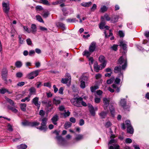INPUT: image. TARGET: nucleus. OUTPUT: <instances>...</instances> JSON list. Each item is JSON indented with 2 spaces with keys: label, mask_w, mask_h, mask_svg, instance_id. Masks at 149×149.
Segmentation results:
<instances>
[{
  "label": "nucleus",
  "mask_w": 149,
  "mask_h": 149,
  "mask_svg": "<svg viewBox=\"0 0 149 149\" xmlns=\"http://www.w3.org/2000/svg\"><path fill=\"white\" fill-rule=\"evenodd\" d=\"M83 98L81 97L79 98L74 97L70 100L72 104L74 105L77 107H81V102L83 100Z\"/></svg>",
  "instance_id": "nucleus-1"
},
{
  "label": "nucleus",
  "mask_w": 149,
  "mask_h": 149,
  "mask_svg": "<svg viewBox=\"0 0 149 149\" xmlns=\"http://www.w3.org/2000/svg\"><path fill=\"white\" fill-rule=\"evenodd\" d=\"M114 72L116 73H119L118 77L123 79V72L122 71V68L120 66L118 65L114 69Z\"/></svg>",
  "instance_id": "nucleus-2"
},
{
  "label": "nucleus",
  "mask_w": 149,
  "mask_h": 149,
  "mask_svg": "<svg viewBox=\"0 0 149 149\" xmlns=\"http://www.w3.org/2000/svg\"><path fill=\"white\" fill-rule=\"evenodd\" d=\"M1 75L2 79L5 81V83L6 84H8V81L7 79L8 75V71L6 69L4 68L2 69Z\"/></svg>",
  "instance_id": "nucleus-3"
},
{
  "label": "nucleus",
  "mask_w": 149,
  "mask_h": 149,
  "mask_svg": "<svg viewBox=\"0 0 149 149\" xmlns=\"http://www.w3.org/2000/svg\"><path fill=\"white\" fill-rule=\"evenodd\" d=\"M56 138L57 140L58 143L60 146H64L66 144L65 139L61 136H57Z\"/></svg>",
  "instance_id": "nucleus-4"
},
{
  "label": "nucleus",
  "mask_w": 149,
  "mask_h": 149,
  "mask_svg": "<svg viewBox=\"0 0 149 149\" xmlns=\"http://www.w3.org/2000/svg\"><path fill=\"white\" fill-rule=\"evenodd\" d=\"M40 71V70H38L32 72L27 75V77L29 79H33L38 75Z\"/></svg>",
  "instance_id": "nucleus-5"
},
{
  "label": "nucleus",
  "mask_w": 149,
  "mask_h": 149,
  "mask_svg": "<svg viewBox=\"0 0 149 149\" xmlns=\"http://www.w3.org/2000/svg\"><path fill=\"white\" fill-rule=\"evenodd\" d=\"M42 121L41 126L38 127L37 128L41 130H45L47 128L46 126L47 119L46 118H44L42 119Z\"/></svg>",
  "instance_id": "nucleus-6"
},
{
  "label": "nucleus",
  "mask_w": 149,
  "mask_h": 149,
  "mask_svg": "<svg viewBox=\"0 0 149 149\" xmlns=\"http://www.w3.org/2000/svg\"><path fill=\"white\" fill-rule=\"evenodd\" d=\"M2 6L4 12L8 15L10 9L9 3L5 2L3 3Z\"/></svg>",
  "instance_id": "nucleus-7"
},
{
  "label": "nucleus",
  "mask_w": 149,
  "mask_h": 149,
  "mask_svg": "<svg viewBox=\"0 0 149 149\" xmlns=\"http://www.w3.org/2000/svg\"><path fill=\"white\" fill-rule=\"evenodd\" d=\"M118 64H122V63H124L122 67L123 69H125L126 68L127 64L126 59H124L122 56L120 57L118 60Z\"/></svg>",
  "instance_id": "nucleus-8"
},
{
  "label": "nucleus",
  "mask_w": 149,
  "mask_h": 149,
  "mask_svg": "<svg viewBox=\"0 0 149 149\" xmlns=\"http://www.w3.org/2000/svg\"><path fill=\"white\" fill-rule=\"evenodd\" d=\"M105 57L102 55L100 56L99 58V61L102 63L100 65L102 66L101 69L104 68L106 65V61L105 60Z\"/></svg>",
  "instance_id": "nucleus-9"
},
{
  "label": "nucleus",
  "mask_w": 149,
  "mask_h": 149,
  "mask_svg": "<svg viewBox=\"0 0 149 149\" xmlns=\"http://www.w3.org/2000/svg\"><path fill=\"white\" fill-rule=\"evenodd\" d=\"M120 105L124 109H128L130 107L126 105V101L125 99H121L120 102Z\"/></svg>",
  "instance_id": "nucleus-10"
},
{
  "label": "nucleus",
  "mask_w": 149,
  "mask_h": 149,
  "mask_svg": "<svg viewBox=\"0 0 149 149\" xmlns=\"http://www.w3.org/2000/svg\"><path fill=\"white\" fill-rule=\"evenodd\" d=\"M103 102L104 103L103 107L104 110L107 109V107L109 105V99L104 98L103 99Z\"/></svg>",
  "instance_id": "nucleus-11"
},
{
  "label": "nucleus",
  "mask_w": 149,
  "mask_h": 149,
  "mask_svg": "<svg viewBox=\"0 0 149 149\" xmlns=\"http://www.w3.org/2000/svg\"><path fill=\"white\" fill-rule=\"evenodd\" d=\"M39 99V97H35L32 100V102L35 106L39 107L40 106V102H38Z\"/></svg>",
  "instance_id": "nucleus-12"
},
{
  "label": "nucleus",
  "mask_w": 149,
  "mask_h": 149,
  "mask_svg": "<svg viewBox=\"0 0 149 149\" xmlns=\"http://www.w3.org/2000/svg\"><path fill=\"white\" fill-rule=\"evenodd\" d=\"M52 101L53 104L57 106L61 103V98L59 97H56L53 99Z\"/></svg>",
  "instance_id": "nucleus-13"
},
{
  "label": "nucleus",
  "mask_w": 149,
  "mask_h": 149,
  "mask_svg": "<svg viewBox=\"0 0 149 149\" xmlns=\"http://www.w3.org/2000/svg\"><path fill=\"white\" fill-rule=\"evenodd\" d=\"M96 47V43L95 42H92L90 45L89 48V51L92 53L95 50Z\"/></svg>",
  "instance_id": "nucleus-14"
},
{
  "label": "nucleus",
  "mask_w": 149,
  "mask_h": 149,
  "mask_svg": "<svg viewBox=\"0 0 149 149\" xmlns=\"http://www.w3.org/2000/svg\"><path fill=\"white\" fill-rule=\"evenodd\" d=\"M30 31L31 33L35 34L37 31V27L36 25L35 24H32L31 26Z\"/></svg>",
  "instance_id": "nucleus-15"
},
{
  "label": "nucleus",
  "mask_w": 149,
  "mask_h": 149,
  "mask_svg": "<svg viewBox=\"0 0 149 149\" xmlns=\"http://www.w3.org/2000/svg\"><path fill=\"white\" fill-rule=\"evenodd\" d=\"M61 82L63 84H66L68 83L67 85L69 86L71 84V79L67 78H62L61 80Z\"/></svg>",
  "instance_id": "nucleus-16"
},
{
  "label": "nucleus",
  "mask_w": 149,
  "mask_h": 149,
  "mask_svg": "<svg viewBox=\"0 0 149 149\" xmlns=\"http://www.w3.org/2000/svg\"><path fill=\"white\" fill-rule=\"evenodd\" d=\"M119 42L120 44L119 45L120 47H121L123 50H126L127 48V45L126 42L124 41H120Z\"/></svg>",
  "instance_id": "nucleus-17"
},
{
  "label": "nucleus",
  "mask_w": 149,
  "mask_h": 149,
  "mask_svg": "<svg viewBox=\"0 0 149 149\" xmlns=\"http://www.w3.org/2000/svg\"><path fill=\"white\" fill-rule=\"evenodd\" d=\"M58 116L57 115H56L53 116V117L51 119L53 123L55 125H56L57 124V121L58 120Z\"/></svg>",
  "instance_id": "nucleus-18"
},
{
  "label": "nucleus",
  "mask_w": 149,
  "mask_h": 149,
  "mask_svg": "<svg viewBox=\"0 0 149 149\" xmlns=\"http://www.w3.org/2000/svg\"><path fill=\"white\" fill-rule=\"evenodd\" d=\"M16 107L15 106V104L14 105V106L13 107H11L10 106H8V108L9 109L11 110L12 112L15 113L18 112L17 110L16 109Z\"/></svg>",
  "instance_id": "nucleus-19"
},
{
  "label": "nucleus",
  "mask_w": 149,
  "mask_h": 149,
  "mask_svg": "<svg viewBox=\"0 0 149 149\" xmlns=\"http://www.w3.org/2000/svg\"><path fill=\"white\" fill-rule=\"evenodd\" d=\"M56 25L58 27H61L63 30L65 29V24L62 23L58 22L56 23Z\"/></svg>",
  "instance_id": "nucleus-20"
},
{
  "label": "nucleus",
  "mask_w": 149,
  "mask_h": 149,
  "mask_svg": "<svg viewBox=\"0 0 149 149\" xmlns=\"http://www.w3.org/2000/svg\"><path fill=\"white\" fill-rule=\"evenodd\" d=\"M118 16L117 15L114 16L113 17H112L111 22L112 23H115L118 22Z\"/></svg>",
  "instance_id": "nucleus-21"
},
{
  "label": "nucleus",
  "mask_w": 149,
  "mask_h": 149,
  "mask_svg": "<svg viewBox=\"0 0 149 149\" xmlns=\"http://www.w3.org/2000/svg\"><path fill=\"white\" fill-rule=\"evenodd\" d=\"M92 4V2L91 1L88 2H83L81 3V5L84 7H88L90 6Z\"/></svg>",
  "instance_id": "nucleus-22"
},
{
  "label": "nucleus",
  "mask_w": 149,
  "mask_h": 149,
  "mask_svg": "<svg viewBox=\"0 0 149 149\" xmlns=\"http://www.w3.org/2000/svg\"><path fill=\"white\" fill-rule=\"evenodd\" d=\"M64 111L65 112L64 113H61L60 114L62 115H63L64 118H65L70 116V112L69 111H68L67 112H66V110H64Z\"/></svg>",
  "instance_id": "nucleus-23"
},
{
  "label": "nucleus",
  "mask_w": 149,
  "mask_h": 149,
  "mask_svg": "<svg viewBox=\"0 0 149 149\" xmlns=\"http://www.w3.org/2000/svg\"><path fill=\"white\" fill-rule=\"evenodd\" d=\"M17 148L18 149H26L27 148V146L26 144H22L17 146Z\"/></svg>",
  "instance_id": "nucleus-24"
},
{
  "label": "nucleus",
  "mask_w": 149,
  "mask_h": 149,
  "mask_svg": "<svg viewBox=\"0 0 149 149\" xmlns=\"http://www.w3.org/2000/svg\"><path fill=\"white\" fill-rule=\"evenodd\" d=\"M109 108L111 114L113 116L115 113V110L113 106L112 105H110Z\"/></svg>",
  "instance_id": "nucleus-25"
},
{
  "label": "nucleus",
  "mask_w": 149,
  "mask_h": 149,
  "mask_svg": "<svg viewBox=\"0 0 149 149\" xmlns=\"http://www.w3.org/2000/svg\"><path fill=\"white\" fill-rule=\"evenodd\" d=\"M127 132L130 134H132L134 132V129L132 126H128L127 127Z\"/></svg>",
  "instance_id": "nucleus-26"
},
{
  "label": "nucleus",
  "mask_w": 149,
  "mask_h": 149,
  "mask_svg": "<svg viewBox=\"0 0 149 149\" xmlns=\"http://www.w3.org/2000/svg\"><path fill=\"white\" fill-rule=\"evenodd\" d=\"M83 138V136L81 134H77L76 135L75 139L77 141H79L82 139Z\"/></svg>",
  "instance_id": "nucleus-27"
},
{
  "label": "nucleus",
  "mask_w": 149,
  "mask_h": 149,
  "mask_svg": "<svg viewBox=\"0 0 149 149\" xmlns=\"http://www.w3.org/2000/svg\"><path fill=\"white\" fill-rule=\"evenodd\" d=\"M42 103L45 104L48 107H50L52 106V102L50 100H46L42 102Z\"/></svg>",
  "instance_id": "nucleus-28"
},
{
  "label": "nucleus",
  "mask_w": 149,
  "mask_h": 149,
  "mask_svg": "<svg viewBox=\"0 0 149 149\" xmlns=\"http://www.w3.org/2000/svg\"><path fill=\"white\" fill-rule=\"evenodd\" d=\"M26 104H20V107L21 109L23 111H25L26 110Z\"/></svg>",
  "instance_id": "nucleus-29"
},
{
  "label": "nucleus",
  "mask_w": 149,
  "mask_h": 149,
  "mask_svg": "<svg viewBox=\"0 0 149 149\" xmlns=\"http://www.w3.org/2000/svg\"><path fill=\"white\" fill-rule=\"evenodd\" d=\"M72 125V123L69 122H66L64 125V128L65 129H67L68 128L70 127Z\"/></svg>",
  "instance_id": "nucleus-30"
},
{
  "label": "nucleus",
  "mask_w": 149,
  "mask_h": 149,
  "mask_svg": "<svg viewBox=\"0 0 149 149\" xmlns=\"http://www.w3.org/2000/svg\"><path fill=\"white\" fill-rule=\"evenodd\" d=\"M108 111H107V112L102 111L100 113L99 115L102 118H104L105 117Z\"/></svg>",
  "instance_id": "nucleus-31"
},
{
  "label": "nucleus",
  "mask_w": 149,
  "mask_h": 149,
  "mask_svg": "<svg viewBox=\"0 0 149 149\" xmlns=\"http://www.w3.org/2000/svg\"><path fill=\"white\" fill-rule=\"evenodd\" d=\"M22 63L20 61H18L16 62L15 65L17 68H20L22 66Z\"/></svg>",
  "instance_id": "nucleus-32"
},
{
  "label": "nucleus",
  "mask_w": 149,
  "mask_h": 149,
  "mask_svg": "<svg viewBox=\"0 0 149 149\" xmlns=\"http://www.w3.org/2000/svg\"><path fill=\"white\" fill-rule=\"evenodd\" d=\"M89 111L92 115L93 116L95 115V113L94 110V108L91 105L90 107Z\"/></svg>",
  "instance_id": "nucleus-33"
},
{
  "label": "nucleus",
  "mask_w": 149,
  "mask_h": 149,
  "mask_svg": "<svg viewBox=\"0 0 149 149\" xmlns=\"http://www.w3.org/2000/svg\"><path fill=\"white\" fill-rule=\"evenodd\" d=\"M36 20H37L38 21L42 22L43 23H44V22L42 19L41 17L39 15H37L36 16Z\"/></svg>",
  "instance_id": "nucleus-34"
},
{
  "label": "nucleus",
  "mask_w": 149,
  "mask_h": 149,
  "mask_svg": "<svg viewBox=\"0 0 149 149\" xmlns=\"http://www.w3.org/2000/svg\"><path fill=\"white\" fill-rule=\"evenodd\" d=\"M92 53V52H90L89 51H88L86 50L84 52V55L86 56L87 57H88L91 55Z\"/></svg>",
  "instance_id": "nucleus-35"
},
{
  "label": "nucleus",
  "mask_w": 149,
  "mask_h": 149,
  "mask_svg": "<svg viewBox=\"0 0 149 149\" xmlns=\"http://www.w3.org/2000/svg\"><path fill=\"white\" fill-rule=\"evenodd\" d=\"M30 126L33 127L38 126L40 124L39 122H30Z\"/></svg>",
  "instance_id": "nucleus-36"
},
{
  "label": "nucleus",
  "mask_w": 149,
  "mask_h": 149,
  "mask_svg": "<svg viewBox=\"0 0 149 149\" xmlns=\"http://www.w3.org/2000/svg\"><path fill=\"white\" fill-rule=\"evenodd\" d=\"M6 101L8 102L9 103H10V104L11 105H12L13 106H14V105H15V104H14V103L13 101L10 99H9V98H7V97H6Z\"/></svg>",
  "instance_id": "nucleus-37"
},
{
  "label": "nucleus",
  "mask_w": 149,
  "mask_h": 149,
  "mask_svg": "<svg viewBox=\"0 0 149 149\" xmlns=\"http://www.w3.org/2000/svg\"><path fill=\"white\" fill-rule=\"evenodd\" d=\"M114 146V148L113 146H110L109 149H120V146L118 145H113Z\"/></svg>",
  "instance_id": "nucleus-38"
},
{
  "label": "nucleus",
  "mask_w": 149,
  "mask_h": 149,
  "mask_svg": "<svg viewBox=\"0 0 149 149\" xmlns=\"http://www.w3.org/2000/svg\"><path fill=\"white\" fill-rule=\"evenodd\" d=\"M80 87L82 89L85 88L86 85L85 82L83 80H81L80 81Z\"/></svg>",
  "instance_id": "nucleus-39"
},
{
  "label": "nucleus",
  "mask_w": 149,
  "mask_h": 149,
  "mask_svg": "<svg viewBox=\"0 0 149 149\" xmlns=\"http://www.w3.org/2000/svg\"><path fill=\"white\" fill-rule=\"evenodd\" d=\"M29 91L31 94L35 93L36 92V89L34 87H32L29 89Z\"/></svg>",
  "instance_id": "nucleus-40"
},
{
  "label": "nucleus",
  "mask_w": 149,
  "mask_h": 149,
  "mask_svg": "<svg viewBox=\"0 0 149 149\" xmlns=\"http://www.w3.org/2000/svg\"><path fill=\"white\" fill-rule=\"evenodd\" d=\"M98 87L97 86H91L90 87V89L91 91L92 92H94L97 89H98Z\"/></svg>",
  "instance_id": "nucleus-41"
},
{
  "label": "nucleus",
  "mask_w": 149,
  "mask_h": 149,
  "mask_svg": "<svg viewBox=\"0 0 149 149\" xmlns=\"http://www.w3.org/2000/svg\"><path fill=\"white\" fill-rule=\"evenodd\" d=\"M105 24V22H101L99 25V28L101 29H104Z\"/></svg>",
  "instance_id": "nucleus-42"
},
{
  "label": "nucleus",
  "mask_w": 149,
  "mask_h": 149,
  "mask_svg": "<svg viewBox=\"0 0 149 149\" xmlns=\"http://www.w3.org/2000/svg\"><path fill=\"white\" fill-rule=\"evenodd\" d=\"M114 79L115 78L114 77H112L107 81V83L108 84H110L113 82Z\"/></svg>",
  "instance_id": "nucleus-43"
},
{
  "label": "nucleus",
  "mask_w": 149,
  "mask_h": 149,
  "mask_svg": "<svg viewBox=\"0 0 149 149\" xmlns=\"http://www.w3.org/2000/svg\"><path fill=\"white\" fill-rule=\"evenodd\" d=\"M22 124L24 126H30V122L27 121H25L23 122L22 123Z\"/></svg>",
  "instance_id": "nucleus-44"
},
{
  "label": "nucleus",
  "mask_w": 149,
  "mask_h": 149,
  "mask_svg": "<svg viewBox=\"0 0 149 149\" xmlns=\"http://www.w3.org/2000/svg\"><path fill=\"white\" fill-rule=\"evenodd\" d=\"M49 15V13L48 12H45L43 14H41L44 17L46 18L48 17Z\"/></svg>",
  "instance_id": "nucleus-45"
},
{
  "label": "nucleus",
  "mask_w": 149,
  "mask_h": 149,
  "mask_svg": "<svg viewBox=\"0 0 149 149\" xmlns=\"http://www.w3.org/2000/svg\"><path fill=\"white\" fill-rule=\"evenodd\" d=\"M67 21L68 22H74L76 21H78L77 20L76 18H73L72 19H67Z\"/></svg>",
  "instance_id": "nucleus-46"
},
{
  "label": "nucleus",
  "mask_w": 149,
  "mask_h": 149,
  "mask_svg": "<svg viewBox=\"0 0 149 149\" xmlns=\"http://www.w3.org/2000/svg\"><path fill=\"white\" fill-rule=\"evenodd\" d=\"M100 67L99 65H97L94 66V69L95 71L97 72H98L99 70H100Z\"/></svg>",
  "instance_id": "nucleus-47"
},
{
  "label": "nucleus",
  "mask_w": 149,
  "mask_h": 149,
  "mask_svg": "<svg viewBox=\"0 0 149 149\" xmlns=\"http://www.w3.org/2000/svg\"><path fill=\"white\" fill-rule=\"evenodd\" d=\"M107 10V8L105 6H103L102 7L100 8V10L101 12H104L105 11H106Z\"/></svg>",
  "instance_id": "nucleus-48"
},
{
  "label": "nucleus",
  "mask_w": 149,
  "mask_h": 149,
  "mask_svg": "<svg viewBox=\"0 0 149 149\" xmlns=\"http://www.w3.org/2000/svg\"><path fill=\"white\" fill-rule=\"evenodd\" d=\"M0 93L1 94H3L6 92H8V90L6 89L3 88L0 89Z\"/></svg>",
  "instance_id": "nucleus-49"
},
{
  "label": "nucleus",
  "mask_w": 149,
  "mask_h": 149,
  "mask_svg": "<svg viewBox=\"0 0 149 149\" xmlns=\"http://www.w3.org/2000/svg\"><path fill=\"white\" fill-rule=\"evenodd\" d=\"M104 33L105 34V37L106 38H108L111 36H112L113 35L112 33L111 32V30L109 31V34L108 35L106 33V32L105 31H104Z\"/></svg>",
  "instance_id": "nucleus-50"
},
{
  "label": "nucleus",
  "mask_w": 149,
  "mask_h": 149,
  "mask_svg": "<svg viewBox=\"0 0 149 149\" xmlns=\"http://www.w3.org/2000/svg\"><path fill=\"white\" fill-rule=\"evenodd\" d=\"M41 3L45 5H49V3L47 0H41Z\"/></svg>",
  "instance_id": "nucleus-51"
},
{
  "label": "nucleus",
  "mask_w": 149,
  "mask_h": 149,
  "mask_svg": "<svg viewBox=\"0 0 149 149\" xmlns=\"http://www.w3.org/2000/svg\"><path fill=\"white\" fill-rule=\"evenodd\" d=\"M118 77H117L115 79L114 81V82L115 84H118L120 83V79Z\"/></svg>",
  "instance_id": "nucleus-52"
},
{
  "label": "nucleus",
  "mask_w": 149,
  "mask_h": 149,
  "mask_svg": "<svg viewBox=\"0 0 149 149\" xmlns=\"http://www.w3.org/2000/svg\"><path fill=\"white\" fill-rule=\"evenodd\" d=\"M22 73L20 72L17 73L16 74V76L18 78H20L22 77Z\"/></svg>",
  "instance_id": "nucleus-53"
},
{
  "label": "nucleus",
  "mask_w": 149,
  "mask_h": 149,
  "mask_svg": "<svg viewBox=\"0 0 149 149\" xmlns=\"http://www.w3.org/2000/svg\"><path fill=\"white\" fill-rule=\"evenodd\" d=\"M118 45H114L113 46L111 47V48L115 51H116L117 50V47L118 46Z\"/></svg>",
  "instance_id": "nucleus-54"
},
{
  "label": "nucleus",
  "mask_w": 149,
  "mask_h": 149,
  "mask_svg": "<svg viewBox=\"0 0 149 149\" xmlns=\"http://www.w3.org/2000/svg\"><path fill=\"white\" fill-rule=\"evenodd\" d=\"M30 100V99H29V97H26L24 99L21 100V101L22 102H24L26 101L27 102H29Z\"/></svg>",
  "instance_id": "nucleus-55"
},
{
  "label": "nucleus",
  "mask_w": 149,
  "mask_h": 149,
  "mask_svg": "<svg viewBox=\"0 0 149 149\" xmlns=\"http://www.w3.org/2000/svg\"><path fill=\"white\" fill-rule=\"evenodd\" d=\"M8 130L9 131H12L13 129L12 126L10 124H8Z\"/></svg>",
  "instance_id": "nucleus-56"
},
{
  "label": "nucleus",
  "mask_w": 149,
  "mask_h": 149,
  "mask_svg": "<svg viewBox=\"0 0 149 149\" xmlns=\"http://www.w3.org/2000/svg\"><path fill=\"white\" fill-rule=\"evenodd\" d=\"M19 42L20 44H23V39L22 38V36L19 35L18 36Z\"/></svg>",
  "instance_id": "nucleus-57"
},
{
  "label": "nucleus",
  "mask_w": 149,
  "mask_h": 149,
  "mask_svg": "<svg viewBox=\"0 0 149 149\" xmlns=\"http://www.w3.org/2000/svg\"><path fill=\"white\" fill-rule=\"evenodd\" d=\"M36 8L37 10H39V11L42 10L43 9L42 6H37L36 7Z\"/></svg>",
  "instance_id": "nucleus-58"
},
{
  "label": "nucleus",
  "mask_w": 149,
  "mask_h": 149,
  "mask_svg": "<svg viewBox=\"0 0 149 149\" xmlns=\"http://www.w3.org/2000/svg\"><path fill=\"white\" fill-rule=\"evenodd\" d=\"M26 42L28 45H31L32 44V41L30 38H28L26 40Z\"/></svg>",
  "instance_id": "nucleus-59"
},
{
  "label": "nucleus",
  "mask_w": 149,
  "mask_h": 149,
  "mask_svg": "<svg viewBox=\"0 0 149 149\" xmlns=\"http://www.w3.org/2000/svg\"><path fill=\"white\" fill-rule=\"evenodd\" d=\"M104 17L107 21H110L111 19L110 18L109 16V15L107 14L104 15Z\"/></svg>",
  "instance_id": "nucleus-60"
},
{
  "label": "nucleus",
  "mask_w": 149,
  "mask_h": 149,
  "mask_svg": "<svg viewBox=\"0 0 149 149\" xmlns=\"http://www.w3.org/2000/svg\"><path fill=\"white\" fill-rule=\"evenodd\" d=\"M39 114L41 116H44L45 114V112L43 110H41L39 112Z\"/></svg>",
  "instance_id": "nucleus-61"
},
{
  "label": "nucleus",
  "mask_w": 149,
  "mask_h": 149,
  "mask_svg": "<svg viewBox=\"0 0 149 149\" xmlns=\"http://www.w3.org/2000/svg\"><path fill=\"white\" fill-rule=\"evenodd\" d=\"M25 82L23 81L20 82L18 83L17 84V86H22L24 85Z\"/></svg>",
  "instance_id": "nucleus-62"
},
{
  "label": "nucleus",
  "mask_w": 149,
  "mask_h": 149,
  "mask_svg": "<svg viewBox=\"0 0 149 149\" xmlns=\"http://www.w3.org/2000/svg\"><path fill=\"white\" fill-rule=\"evenodd\" d=\"M44 86L49 88H50L51 87V84L49 82L45 83L44 84Z\"/></svg>",
  "instance_id": "nucleus-63"
},
{
  "label": "nucleus",
  "mask_w": 149,
  "mask_h": 149,
  "mask_svg": "<svg viewBox=\"0 0 149 149\" xmlns=\"http://www.w3.org/2000/svg\"><path fill=\"white\" fill-rule=\"evenodd\" d=\"M82 80L84 81H87L88 80V78L87 77L85 76H83L82 77Z\"/></svg>",
  "instance_id": "nucleus-64"
}]
</instances>
